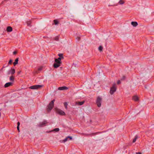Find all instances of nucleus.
<instances>
[{"instance_id": "nucleus-7", "label": "nucleus", "mask_w": 154, "mask_h": 154, "mask_svg": "<svg viewBox=\"0 0 154 154\" xmlns=\"http://www.w3.org/2000/svg\"><path fill=\"white\" fill-rule=\"evenodd\" d=\"M69 139V140H71L72 139V138L70 136H68L64 140H62V142L65 143L66 141L68 140V139Z\"/></svg>"}, {"instance_id": "nucleus-19", "label": "nucleus", "mask_w": 154, "mask_h": 154, "mask_svg": "<svg viewBox=\"0 0 154 154\" xmlns=\"http://www.w3.org/2000/svg\"><path fill=\"white\" fill-rule=\"evenodd\" d=\"M54 39L55 40L58 41L59 40V36H56L54 38Z\"/></svg>"}, {"instance_id": "nucleus-37", "label": "nucleus", "mask_w": 154, "mask_h": 154, "mask_svg": "<svg viewBox=\"0 0 154 154\" xmlns=\"http://www.w3.org/2000/svg\"><path fill=\"white\" fill-rule=\"evenodd\" d=\"M42 68H41V67H40V68H39L38 69V70H42Z\"/></svg>"}, {"instance_id": "nucleus-32", "label": "nucleus", "mask_w": 154, "mask_h": 154, "mask_svg": "<svg viewBox=\"0 0 154 154\" xmlns=\"http://www.w3.org/2000/svg\"><path fill=\"white\" fill-rule=\"evenodd\" d=\"M20 125V122H18L17 123V127H19Z\"/></svg>"}, {"instance_id": "nucleus-2", "label": "nucleus", "mask_w": 154, "mask_h": 154, "mask_svg": "<svg viewBox=\"0 0 154 154\" xmlns=\"http://www.w3.org/2000/svg\"><path fill=\"white\" fill-rule=\"evenodd\" d=\"M116 84L115 83L110 88V94H112L116 91Z\"/></svg>"}, {"instance_id": "nucleus-22", "label": "nucleus", "mask_w": 154, "mask_h": 154, "mask_svg": "<svg viewBox=\"0 0 154 154\" xmlns=\"http://www.w3.org/2000/svg\"><path fill=\"white\" fill-rule=\"evenodd\" d=\"M137 136H136L135 137V138L133 140V142L134 143L136 142L137 139Z\"/></svg>"}, {"instance_id": "nucleus-29", "label": "nucleus", "mask_w": 154, "mask_h": 154, "mask_svg": "<svg viewBox=\"0 0 154 154\" xmlns=\"http://www.w3.org/2000/svg\"><path fill=\"white\" fill-rule=\"evenodd\" d=\"M17 51H15L13 52V54L14 55H15L17 53Z\"/></svg>"}, {"instance_id": "nucleus-23", "label": "nucleus", "mask_w": 154, "mask_h": 154, "mask_svg": "<svg viewBox=\"0 0 154 154\" xmlns=\"http://www.w3.org/2000/svg\"><path fill=\"white\" fill-rule=\"evenodd\" d=\"M58 56H59L60 57H62V59L64 58V57L63 56V54H58Z\"/></svg>"}, {"instance_id": "nucleus-9", "label": "nucleus", "mask_w": 154, "mask_h": 154, "mask_svg": "<svg viewBox=\"0 0 154 154\" xmlns=\"http://www.w3.org/2000/svg\"><path fill=\"white\" fill-rule=\"evenodd\" d=\"M68 89V88L66 86H63L61 87H60L58 88V89L60 90H67Z\"/></svg>"}, {"instance_id": "nucleus-30", "label": "nucleus", "mask_w": 154, "mask_h": 154, "mask_svg": "<svg viewBox=\"0 0 154 154\" xmlns=\"http://www.w3.org/2000/svg\"><path fill=\"white\" fill-rule=\"evenodd\" d=\"M76 39L78 41H79L80 39V37L78 36L76 38Z\"/></svg>"}, {"instance_id": "nucleus-27", "label": "nucleus", "mask_w": 154, "mask_h": 154, "mask_svg": "<svg viewBox=\"0 0 154 154\" xmlns=\"http://www.w3.org/2000/svg\"><path fill=\"white\" fill-rule=\"evenodd\" d=\"M12 60H10L8 62V64H11L12 63Z\"/></svg>"}, {"instance_id": "nucleus-13", "label": "nucleus", "mask_w": 154, "mask_h": 154, "mask_svg": "<svg viewBox=\"0 0 154 154\" xmlns=\"http://www.w3.org/2000/svg\"><path fill=\"white\" fill-rule=\"evenodd\" d=\"M60 64L57 63H55L54 64V67L55 68H57L60 66Z\"/></svg>"}, {"instance_id": "nucleus-36", "label": "nucleus", "mask_w": 154, "mask_h": 154, "mask_svg": "<svg viewBox=\"0 0 154 154\" xmlns=\"http://www.w3.org/2000/svg\"><path fill=\"white\" fill-rule=\"evenodd\" d=\"M136 154H141V153L140 152H136Z\"/></svg>"}, {"instance_id": "nucleus-28", "label": "nucleus", "mask_w": 154, "mask_h": 154, "mask_svg": "<svg viewBox=\"0 0 154 154\" xmlns=\"http://www.w3.org/2000/svg\"><path fill=\"white\" fill-rule=\"evenodd\" d=\"M125 76H123L122 78L121 79V80H123L125 79Z\"/></svg>"}, {"instance_id": "nucleus-4", "label": "nucleus", "mask_w": 154, "mask_h": 154, "mask_svg": "<svg viewBox=\"0 0 154 154\" xmlns=\"http://www.w3.org/2000/svg\"><path fill=\"white\" fill-rule=\"evenodd\" d=\"M43 86V85H36L30 87L29 88L32 89H38L41 87H42Z\"/></svg>"}, {"instance_id": "nucleus-40", "label": "nucleus", "mask_w": 154, "mask_h": 154, "mask_svg": "<svg viewBox=\"0 0 154 154\" xmlns=\"http://www.w3.org/2000/svg\"><path fill=\"white\" fill-rule=\"evenodd\" d=\"M5 68V67H4V66H3V67H2V68H3H3Z\"/></svg>"}, {"instance_id": "nucleus-8", "label": "nucleus", "mask_w": 154, "mask_h": 154, "mask_svg": "<svg viewBox=\"0 0 154 154\" xmlns=\"http://www.w3.org/2000/svg\"><path fill=\"white\" fill-rule=\"evenodd\" d=\"M12 85V83L11 82H9L6 83L4 85L5 88H7Z\"/></svg>"}, {"instance_id": "nucleus-3", "label": "nucleus", "mask_w": 154, "mask_h": 154, "mask_svg": "<svg viewBox=\"0 0 154 154\" xmlns=\"http://www.w3.org/2000/svg\"><path fill=\"white\" fill-rule=\"evenodd\" d=\"M102 100V99L99 96L97 97L96 104L98 107H100L101 106Z\"/></svg>"}, {"instance_id": "nucleus-11", "label": "nucleus", "mask_w": 154, "mask_h": 154, "mask_svg": "<svg viewBox=\"0 0 154 154\" xmlns=\"http://www.w3.org/2000/svg\"><path fill=\"white\" fill-rule=\"evenodd\" d=\"M131 25L134 27H136L138 25L137 23L135 21H132L131 22Z\"/></svg>"}, {"instance_id": "nucleus-42", "label": "nucleus", "mask_w": 154, "mask_h": 154, "mask_svg": "<svg viewBox=\"0 0 154 154\" xmlns=\"http://www.w3.org/2000/svg\"><path fill=\"white\" fill-rule=\"evenodd\" d=\"M29 26H30V24H29Z\"/></svg>"}, {"instance_id": "nucleus-17", "label": "nucleus", "mask_w": 154, "mask_h": 154, "mask_svg": "<svg viewBox=\"0 0 154 154\" xmlns=\"http://www.w3.org/2000/svg\"><path fill=\"white\" fill-rule=\"evenodd\" d=\"M125 3L124 0H120L118 2V4L119 5H122L124 4Z\"/></svg>"}, {"instance_id": "nucleus-38", "label": "nucleus", "mask_w": 154, "mask_h": 154, "mask_svg": "<svg viewBox=\"0 0 154 154\" xmlns=\"http://www.w3.org/2000/svg\"><path fill=\"white\" fill-rule=\"evenodd\" d=\"M11 73L10 72H9V71H8V74L9 75Z\"/></svg>"}, {"instance_id": "nucleus-35", "label": "nucleus", "mask_w": 154, "mask_h": 154, "mask_svg": "<svg viewBox=\"0 0 154 154\" xmlns=\"http://www.w3.org/2000/svg\"><path fill=\"white\" fill-rule=\"evenodd\" d=\"M17 129L18 131L19 132L20 131V129H19V127H17Z\"/></svg>"}, {"instance_id": "nucleus-18", "label": "nucleus", "mask_w": 154, "mask_h": 154, "mask_svg": "<svg viewBox=\"0 0 154 154\" xmlns=\"http://www.w3.org/2000/svg\"><path fill=\"white\" fill-rule=\"evenodd\" d=\"M14 76H13V75H12L10 77V80L11 81L13 82H14Z\"/></svg>"}, {"instance_id": "nucleus-20", "label": "nucleus", "mask_w": 154, "mask_h": 154, "mask_svg": "<svg viewBox=\"0 0 154 154\" xmlns=\"http://www.w3.org/2000/svg\"><path fill=\"white\" fill-rule=\"evenodd\" d=\"M55 62L56 63L61 64V62L58 60L57 59H55Z\"/></svg>"}, {"instance_id": "nucleus-33", "label": "nucleus", "mask_w": 154, "mask_h": 154, "mask_svg": "<svg viewBox=\"0 0 154 154\" xmlns=\"http://www.w3.org/2000/svg\"><path fill=\"white\" fill-rule=\"evenodd\" d=\"M121 83V81L120 80H118V81H117V83L118 84H120Z\"/></svg>"}, {"instance_id": "nucleus-31", "label": "nucleus", "mask_w": 154, "mask_h": 154, "mask_svg": "<svg viewBox=\"0 0 154 154\" xmlns=\"http://www.w3.org/2000/svg\"><path fill=\"white\" fill-rule=\"evenodd\" d=\"M57 59L58 60H59V61H61V59H62V57H58Z\"/></svg>"}, {"instance_id": "nucleus-16", "label": "nucleus", "mask_w": 154, "mask_h": 154, "mask_svg": "<svg viewBox=\"0 0 154 154\" xmlns=\"http://www.w3.org/2000/svg\"><path fill=\"white\" fill-rule=\"evenodd\" d=\"M18 60L19 58H17L15 59L14 62L13 63L14 65V66L18 63Z\"/></svg>"}, {"instance_id": "nucleus-1", "label": "nucleus", "mask_w": 154, "mask_h": 154, "mask_svg": "<svg viewBox=\"0 0 154 154\" xmlns=\"http://www.w3.org/2000/svg\"><path fill=\"white\" fill-rule=\"evenodd\" d=\"M55 100H52L47 106V110L48 112L50 111L52 109L54 106V103L55 101Z\"/></svg>"}, {"instance_id": "nucleus-25", "label": "nucleus", "mask_w": 154, "mask_h": 154, "mask_svg": "<svg viewBox=\"0 0 154 154\" xmlns=\"http://www.w3.org/2000/svg\"><path fill=\"white\" fill-rule=\"evenodd\" d=\"M59 130H60V129H59V128H56L54 129L53 130V131H55V132H58V131H59Z\"/></svg>"}, {"instance_id": "nucleus-24", "label": "nucleus", "mask_w": 154, "mask_h": 154, "mask_svg": "<svg viewBox=\"0 0 154 154\" xmlns=\"http://www.w3.org/2000/svg\"><path fill=\"white\" fill-rule=\"evenodd\" d=\"M54 22L55 25H57L59 23L58 21L57 20H54Z\"/></svg>"}, {"instance_id": "nucleus-21", "label": "nucleus", "mask_w": 154, "mask_h": 154, "mask_svg": "<svg viewBox=\"0 0 154 154\" xmlns=\"http://www.w3.org/2000/svg\"><path fill=\"white\" fill-rule=\"evenodd\" d=\"M64 106L65 108L66 109H67V106H68V104H67V103L64 102Z\"/></svg>"}, {"instance_id": "nucleus-41", "label": "nucleus", "mask_w": 154, "mask_h": 154, "mask_svg": "<svg viewBox=\"0 0 154 154\" xmlns=\"http://www.w3.org/2000/svg\"><path fill=\"white\" fill-rule=\"evenodd\" d=\"M27 24L28 25H29L28 23H27Z\"/></svg>"}, {"instance_id": "nucleus-10", "label": "nucleus", "mask_w": 154, "mask_h": 154, "mask_svg": "<svg viewBox=\"0 0 154 154\" xmlns=\"http://www.w3.org/2000/svg\"><path fill=\"white\" fill-rule=\"evenodd\" d=\"M13 30V29L12 27L10 26H8L6 29L7 32H11Z\"/></svg>"}, {"instance_id": "nucleus-5", "label": "nucleus", "mask_w": 154, "mask_h": 154, "mask_svg": "<svg viewBox=\"0 0 154 154\" xmlns=\"http://www.w3.org/2000/svg\"><path fill=\"white\" fill-rule=\"evenodd\" d=\"M56 112L57 113L60 115L65 116L66 115L64 111L58 109H56Z\"/></svg>"}, {"instance_id": "nucleus-6", "label": "nucleus", "mask_w": 154, "mask_h": 154, "mask_svg": "<svg viewBox=\"0 0 154 154\" xmlns=\"http://www.w3.org/2000/svg\"><path fill=\"white\" fill-rule=\"evenodd\" d=\"M48 123L47 121L44 120L42 122H40L38 125L39 127H44Z\"/></svg>"}, {"instance_id": "nucleus-26", "label": "nucleus", "mask_w": 154, "mask_h": 154, "mask_svg": "<svg viewBox=\"0 0 154 154\" xmlns=\"http://www.w3.org/2000/svg\"><path fill=\"white\" fill-rule=\"evenodd\" d=\"M103 49V48L101 46H100L98 48V49H99V50L100 51H102Z\"/></svg>"}, {"instance_id": "nucleus-12", "label": "nucleus", "mask_w": 154, "mask_h": 154, "mask_svg": "<svg viewBox=\"0 0 154 154\" xmlns=\"http://www.w3.org/2000/svg\"><path fill=\"white\" fill-rule=\"evenodd\" d=\"M85 103V101H83L81 102H78L76 103V104L78 105H82Z\"/></svg>"}, {"instance_id": "nucleus-34", "label": "nucleus", "mask_w": 154, "mask_h": 154, "mask_svg": "<svg viewBox=\"0 0 154 154\" xmlns=\"http://www.w3.org/2000/svg\"><path fill=\"white\" fill-rule=\"evenodd\" d=\"M21 72V71H18V72H17V75H19V74H20V73Z\"/></svg>"}, {"instance_id": "nucleus-15", "label": "nucleus", "mask_w": 154, "mask_h": 154, "mask_svg": "<svg viewBox=\"0 0 154 154\" xmlns=\"http://www.w3.org/2000/svg\"><path fill=\"white\" fill-rule=\"evenodd\" d=\"M132 99L135 101H137L138 100V98L137 96H135L133 97Z\"/></svg>"}, {"instance_id": "nucleus-14", "label": "nucleus", "mask_w": 154, "mask_h": 154, "mask_svg": "<svg viewBox=\"0 0 154 154\" xmlns=\"http://www.w3.org/2000/svg\"><path fill=\"white\" fill-rule=\"evenodd\" d=\"M9 72H10L13 75L15 73V71L14 69L11 68V69L9 70Z\"/></svg>"}, {"instance_id": "nucleus-39", "label": "nucleus", "mask_w": 154, "mask_h": 154, "mask_svg": "<svg viewBox=\"0 0 154 154\" xmlns=\"http://www.w3.org/2000/svg\"><path fill=\"white\" fill-rule=\"evenodd\" d=\"M3 69V68H2V69L0 70V71H2Z\"/></svg>"}]
</instances>
